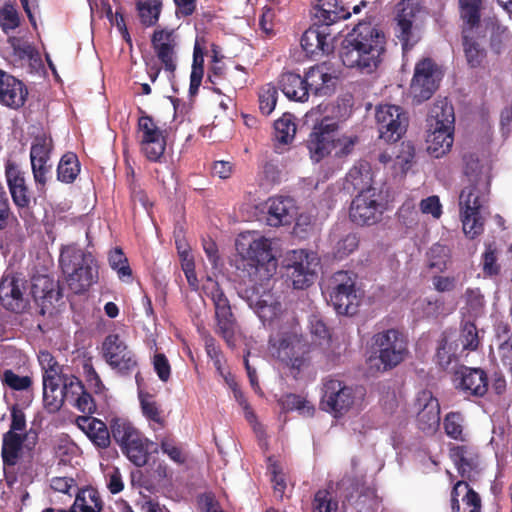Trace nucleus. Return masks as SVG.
<instances>
[{
    "label": "nucleus",
    "instance_id": "1",
    "mask_svg": "<svg viewBox=\"0 0 512 512\" xmlns=\"http://www.w3.org/2000/svg\"><path fill=\"white\" fill-rule=\"evenodd\" d=\"M237 250L239 259L236 261V268L239 276L243 281L247 279L253 284L252 290L244 291V297L264 324L271 323L281 314V303L273 300L271 295L258 296L254 293L255 284L271 277L268 268L269 263L274 260L271 242L265 237L253 239L247 245L241 241L237 243Z\"/></svg>",
    "mask_w": 512,
    "mask_h": 512
},
{
    "label": "nucleus",
    "instance_id": "2",
    "mask_svg": "<svg viewBox=\"0 0 512 512\" xmlns=\"http://www.w3.org/2000/svg\"><path fill=\"white\" fill-rule=\"evenodd\" d=\"M386 37L371 23H359L342 42L340 58L344 66L371 74L379 67L385 53Z\"/></svg>",
    "mask_w": 512,
    "mask_h": 512
},
{
    "label": "nucleus",
    "instance_id": "3",
    "mask_svg": "<svg viewBox=\"0 0 512 512\" xmlns=\"http://www.w3.org/2000/svg\"><path fill=\"white\" fill-rule=\"evenodd\" d=\"M59 264L74 294H84L98 280V266L93 255L74 245L61 250Z\"/></svg>",
    "mask_w": 512,
    "mask_h": 512
},
{
    "label": "nucleus",
    "instance_id": "4",
    "mask_svg": "<svg viewBox=\"0 0 512 512\" xmlns=\"http://www.w3.org/2000/svg\"><path fill=\"white\" fill-rule=\"evenodd\" d=\"M269 351L273 357L298 372L309 362L310 345L295 331H281L271 336Z\"/></svg>",
    "mask_w": 512,
    "mask_h": 512
},
{
    "label": "nucleus",
    "instance_id": "5",
    "mask_svg": "<svg viewBox=\"0 0 512 512\" xmlns=\"http://www.w3.org/2000/svg\"><path fill=\"white\" fill-rule=\"evenodd\" d=\"M357 275L338 271L331 278L330 301L339 315L354 316L363 300V292L356 286Z\"/></svg>",
    "mask_w": 512,
    "mask_h": 512
},
{
    "label": "nucleus",
    "instance_id": "6",
    "mask_svg": "<svg viewBox=\"0 0 512 512\" xmlns=\"http://www.w3.org/2000/svg\"><path fill=\"white\" fill-rule=\"evenodd\" d=\"M139 113L135 137L140 152L147 160L160 163L166 150V130L161 129L143 109L139 108Z\"/></svg>",
    "mask_w": 512,
    "mask_h": 512
},
{
    "label": "nucleus",
    "instance_id": "7",
    "mask_svg": "<svg viewBox=\"0 0 512 512\" xmlns=\"http://www.w3.org/2000/svg\"><path fill=\"white\" fill-rule=\"evenodd\" d=\"M203 290L214 304L216 333L223 338L229 347L235 345L236 319L232 313L230 302L217 281L208 279Z\"/></svg>",
    "mask_w": 512,
    "mask_h": 512
},
{
    "label": "nucleus",
    "instance_id": "8",
    "mask_svg": "<svg viewBox=\"0 0 512 512\" xmlns=\"http://www.w3.org/2000/svg\"><path fill=\"white\" fill-rule=\"evenodd\" d=\"M101 355L109 367L120 376H130L138 369L136 354L117 333H110L104 338Z\"/></svg>",
    "mask_w": 512,
    "mask_h": 512
},
{
    "label": "nucleus",
    "instance_id": "9",
    "mask_svg": "<svg viewBox=\"0 0 512 512\" xmlns=\"http://www.w3.org/2000/svg\"><path fill=\"white\" fill-rule=\"evenodd\" d=\"M372 349L378 354L384 370L398 366L408 353L407 341L397 329H388L375 334L372 337Z\"/></svg>",
    "mask_w": 512,
    "mask_h": 512
},
{
    "label": "nucleus",
    "instance_id": "10",
    "mask_svg": "<svg viewBox=\"0 0 512 512\" xmlns=\"http://www.w3.org/2000/svg\"><path fill=\"white\" fill-rule=\"evenodd\" d=\"M442 71L431 58H423L414 68L411 92L416 102L421 103L432 97L439 87Z\"/></svg>",
    "mask_w": 512,
    "mask_h": 512
},
{
    "label": "nucleus",
    "instance_id": "11",
    "mask_svg": "<svg viewBox=\"0 0 512 512\" xmlns=\"http://www.w3.org/2000/svg\"><path fill=\"white\" fill-rule=\"evenodd\" d=\"M384 210L377 189H368L359 192L352 200L349 217L356 225L372 226L381 221Z\"/></svg>",
    "mask_w": 512,
    "mask_h": 512
},
{
    "label": "nucleus",
    "instance_id": "12",
    "mask_svg": "<svg viewBox=\"0 0 512 512\" xmlns=\"http://www.w3.org/2000/svg\"><path fill=\"white\" fill-rule=\"evenodd\" d=\"M287 275L295 289H305L311 286L316 279V268L319 259L313 252L306 250H293L288 258Z\"/></svg>",
    "mask_w": 512,
    "mask_h": 512
},
{
    "label": "nucleus",
    "instance_id": "13",
    "mask_svg": "<svg viewBox=\"0 0 512 512\" xmlns=\"http://www.w3.org/2000/svg\"><path fill=\"white\" fill-rule=\"evenodd\" d=\"M375 116L381 139L386 142H397L405 134L409 119L402 107L391 104L380 105Z\"/></svg>",
    "mask_w": 512,
    "mask_h": 512
},
{
    "label": "nucleus",
    "instance_id": "14",
    "mask_svg": "<svg viewBox=\"0 0 512 512\" xmlns=\"http://www.w3.org/2000/svg\"><path fill=\"white\" fill-rule=\"evenodd\" d=\"M338 128V122L329 117L322 118L313 126L306 141L310 157L313 161L319 162L333 152Z\"/></svg>",
    "mask_w": 512,
    "mask_h": 512
},
{
    "label": "nucleus",
    "instance_id": "15",
    "mask_svg": "<svg viewBox=\"0 0 512 512\" xmlns=\"http://www.w3.org/2000/svg\"><path fill=\"white\" fill-rule=\"evenodd\" d=\"M419 0H401L397 4L396 37L401 42L403 52L411 50L420 37L414 27L416 15L420 12Z\"/></svg>",
    "mask_w": 512,
    "mask_h": 512
},
{
    "label": "nucleus",
    "instance_id": "16",
    "mask_svg": "<svg viewBox=\"0 0 512 512\" xmlns=\"http://www.w3.org/2000/svg\"><path fill=\"white\" fill-rule=\"evenodd\" d=\"M151 45L165 72L168 73L169 81L172 83L177 68L176 48L178 41L175 30L167 28L154 30L151 36Z\"/></svg>",
    "mask_w": 512,
    "mask_h": 512
},
{
    "label": "nucleus",
    "instance_id": "17",
    "mask_svg": "<svg viewBox=\"0 0 512 512\" xmlns=\"http://www.w3.org/2000/svg\"><path fill=\"white\" fill-rule=\"evenodd\" d=\"M416 425L426 435H434L440 426V404L430 390H422L415 399Z\"/></svg>",
    "mask_w": 512,
    "mask_h": 512
},
{
    "label": "nucleus",
    "instance_id": "18",
    "mask_svg": "<svg viewBox=\"0 0 512 512\" xmlns=\"http://www.w3.org/2000/svg\"><path fill=\"white\" fill-rule=\"evenodd\" d=\"M322 404L335 415H343L355 402V392L350 386L336 379H328L323 385Z\"/></svg>",
    "mask_w": 512,
    "mask_h": 512
},
{
    "label": "nucleus",
    "instance_id": "19",
    "mask_svg": "<svg viewBox=\"0 0 512 512\" xmlns=\"http://www.w3.org/2000/svg\"><path fill=\"white\" fill-rule=\"evenodd\" d=\"M26 280L14 273H5L0 279V303L8 311L19 313L26 306Z\"/></svg>",
    "mask_w": 512,
    "mask_h": 512
},
{
    "label": "nucleus",
    "instance_id": "20",
    "mask_svg": "<svg viewBox=\"0 0 512 512\" xmlns=\"http://www.w3.org/2000/svg\"><path fill=\"white\" fill-rule=\"evenodd\" d=\"M455 387L467 396L483 397L488 391V376L481 368L460 366L454 372Z\"/></svg>",
    "mask_w": 512,
    "mask_h": 512
},
{
    "label": "nucleus",
    "instance_id": "21",
    "mask_svg": "<svg viewBox=\"0 0 512 512\" xmlns=\"http://www.w3.org/2000/svg\"><path fill=\"white\" fill-rule=\"evenodd\" d=\"M28 97V89L26 85L0 69V103L10 109L18 110L22 108Z\"/></svg>",
    "mask_w": 512,
    "mask_h": 512
},
{
    "label": "nucleus",
    "instance_id": "22",
    "mask_svg": "<svg viewBox=\"0 0 512 512\" xmlns=\"http://www.w3.org/2000/svg\"><path fill=\"white\" fill-rule=\"evenodd\" d=\"M489 181L478 179L463 187L458 197L459 213L481 212L488 202Z\"/></svg>",
    "mask_w": 512,
    "mask_h": 512
},
{
    "label": "nucleus",
    "instance_id": "23",
    "mask_svg": "<svg viewBox=\"0 0 512 512\" xmlns=\"http://www.w3.org/2000/svg\"><path fill=\"white\" fill-rule=\"evenodd\" d=\"M301 47L310 57L328 55L333 51V43L327 28L313 23L301 37Z\"/></svg>",
    "mask_w": 512,
    "mask_h": 512
},
{
    "label": "nucleus",
    "instance_id": "24",
    "mask_svg": "<svg viewBox=\"0 0 512 512\" xmlns=\"http://www.w3.org/2000/svg\"><path fill=\"white\" fill-rule=\"evenodd\" d=\"M314 23L328 27L340 20H346L351 12L344 0H317L314 6Z\"/></svg>",
    "mask_w": 512,
    "mask_h": 512
},
{
    "label": "nucleus",
    "instance_id": "25",
    "mask_svg": "<svg viewBox=\"0 0 512 512\" xmlns=\"http://www.w3.org/2000/svg\"><path fill=\"white\" fill-rule=\"evenodd\" d=\"M452 512H481V498L464 480L457 481L451 491Z\"/></svg>",
    "mask_w": 512,
    "mask_h": 512
},
{
    "label": "nucleus",
    "instance_id": "26",
    "mask_svg": "<svg viewBox=\"0 0 512 512\" xmlns=\"http://www.w3.org/2000/svg\"><path fill=\"white\" fill-rule=\"evenodd\" d=\"M75 423L95 446L102 449L109 447L110 430L102 420L92 416H78Z\"/></svg>",
    "mask_w": 512,
    "mask_h": 512
},
{
    "label": "nucleus",
    "instance_id": "27",
    "mask_svg": "<svg viewBox=\"0 0 512 512\" xmlns=\"http://www.w3.org/2000/svg\"><path fill=\"white\" fill-rule=\"evenodd\" d=\"M267 224L271 227L289 225L294 219V204L289 197H272L267 202Z\"/></svg>",
    "mask_w": 512,
    "mask_h": 512
},
{
    "label": "nucleus",
    "instance_id": "28",
    "mask_svg": "<svg viewBox=\"0 0 512 512\" xmlns=\"http://www.w3.org/2000/svg\"><path fill=\"white\" fill-rule=\"evenodd\" d=\"M67 402L76 407L79 411L91 416L96 412V403L90 393L85 390L82 382L75 376L68 380Z\"/></svg>",
    "mask_w": 512,
    "mask_h": 512
},
{
    "label": "nucleus",
    "instance_id": "29",
    "mask_svg": "<svg viewBox=\"0 0 512 512\" xmlns=\"http://www.w3.org/2000/svg\"><path fill=\"white\" fill-rule=\"evenodd\" d=\"M308 94L312 91L315 95H331L334 91V77L325 71L323 65L311 67L303 77Z\"/></svg>",
    "mask_w": 512,
    "mask_h": 512
},
{
    "label": "nucleus",
    "instance_id": "30",
    "mask_svg": "<svg viewBox=\"0 0 512 512\" xmlns=\"http://www.w3.org/2000/svg\"><path fill=\"white\" fill-rule=\"evenodd\" d=\"M305 79L295 72H282L278 79V86L283 94L292 101L306 102L308 90L305 86Z\"/></svg>",
    "mask_w": 512,
    "mask_h": 512
},
{
    "label": "nucleus",
    "instance_id": "31",
    "mask_svg": "<svg viewBox=\"0 0 512 512\" xmlns=\"http://www.w3.org/2000/svg\"><path fill=\"white\" fill-rule=\"evenodd\" d=\"M427 132V151L432 157L440 158L450 151L454 142V130L428 127Z\"/></svg>",
    "mask_w": 512,
    "mask_h": 512
},
{
    "label": "nucleus",
    "instance_id": "32",
    "mask_svg": "<svg viewBox=\"0 0 512 512\" xmlns=\"http://www.w3.org/2000/svg\"><path fill=\"white\" fill-rule=\"evenodd\" d=\"M69 378L66 377L62 381H51V385H48V382L43 383V403L49 413L59 411L63 403L67 402Z\"/></svg>",
    "mask_w": 512,
    "mask_h": 512
},
{
    "label": "nucleus",
    "instance_id": "33",
    "mask_svg": "<svg viewBox=\"0 0 512 512\" xmlns=\"http://www.w3.org/2000/svg\"><path fill=\"white\" fill-rule=\"evenodd\" d=\"M454 108L446 98L435 101L427 117V127L454 130Z\"/></svg>",
    "mask_w": 512,
    "mask_h": 512
},
{
    "label": "nucleus",
    "instance_id": "34",
    "mask_svg": "<svg viewBox=\"0 0 512 512\" xmlns=\"http://www.w3.org/2000/svg\"><path fill=\"white\" fill-rule=\"evenodd\" d=\"M103 507L99 492L93 487L78 490L70 512H100Z\"/></svg>",
    "mask_w": 512,
    "mask_h": 512
},
{
    "label": "nucleus",
    "instance_id": "35",
    "mask_svg": "<svg viewBox=\"0 0 512 512\" xmlns=\"http://www.w3.org/2000/svg\"><path fill=\"white\" fill-rule=\"evenodd\" d=\"M22 449L23 446L22 440L20 438V433H13V431H7L3 434L1 458L4 468L14 467L18 463Z\"/></svg>",
    "mask_w": 512,
    "mask_h": 512
},
{
    "label": "nucleus",
    "instance_id": "36",
    "mask_svg": "<svg viewBox=\"0 0 512 512\" xmlns=\"http://www.w3.org/2000/svg\"><path fill=\"white\" fill-rule=\"evenodd\" d=\"M135 8L139 21L144 27L157 25L162 8V0H135Z\"/></svg>",
    "mask_w": 512,
    "mask_h": 512
},
{
    "label": "nucleus",
    "instance_id": "37",
    "mask_svg": "<svg viewBox=\"0 0 512 512\" xmlns=\"http://www.w3.org/2000/svg\"><path fill=\"white\" fill-rule=\"evenodd\" d=\"M450 456L461 477L470 479L471 473L477 467V461L469 448L465 445L454 446L450 449Z\"/></svg>",
    "mask_w": 512,
    "mask_h": 512
},
{
    "label": "nucleus",
    "instance_id": "38",
    "mask_svg": "<svg viewBox=\"0 0 512 512\" xmlns=\"http://www.w3.org/2000/svg\"><path fill=\"white\" fill-rule=\"evenodd\" d=\"M80 171L81 164L78 156L74 152H66L60 158L57 166V180L65 184H72Z\"/></svg>",
    "mask_w": 512,
    "mask_h": 512
},
{
    "label": "nucleus",
    "instance_id": "39",
    "mask_svg": "<svg viewBox=\"0 0 512 512\" xmlns=\"http://www.w3.org/2000/svg\"><path fill=\"white\" fill-rule=\"evenodd\" d=\"M346 182L358 193L368 189H376L372 185V172L368 163L353 166L346 175Z\"/></svg>",
    "mask_w": 512,
    "mask_h": 512
},
{
    "label": "nucleus",
    "instance_id": "40",
    "mask_svg": "<svg viewBox=\"0 0 512 512\" xmlns=\"http://www.w3.org/2000/svg\"><path fill=\"white\" fill-rule=\"evenodd\" d=\"M150 469L146 470L148 475H145L144 471L136 470L131 473L132 484H138L141 487L149 488L153 482H161L167 477L168 469L164 462H154Z\"/></svg>",
    "mask_w": 512,
    "mask_h": 512
},
{
    "label": "nucleus",
    "instance_id": "41",
    "mask_svg": "<svg viewBox=\"0 0 512 512\" xmlns=\"http://www.w3.org/2000/svg\"><path fill=\"white\" fill-rule=\"evenodd\" d=\"M38 361L43 371V383L51 385V381H62L67 377L62 374V366L49 351H40Z\"/></svg>",
    "mask_w": 512,
    "mask_h": 512
},
{
    "label": "nucleus",
    "instance_id": "42",
    "mask_svg": "<svg viewBox=\"0 0 512 512\" xmlns=\"http://www.w3.org/2000/svg\"><path fill=\"white\" fill-rule=\"evenodd\" d=\"M153 442L149 441L143 435L135 440L132 444H129L125 449L122 450L123 454L137 467H143L148 462L150 454L149 445Z\"/></svg>",
    "mask_w": 512,
    "mask_h": 512
},
{
    "label": "nucleus",
    "instance_id": "43",
    "mask_svg": "<svg viewBox=\"0 0 512 512\" xmlns=\"http://www.w3.org/2000/svg\"><path fill=\"white\" fill-rule=\"evenodd\" d=\"M459 220L462 224V231L468 239L474 240L483 234L485 219L481 212L459 213Z\"/></svg>",
    "mask_w": 512,
    "mask_h": 512
},
{
    "label": "nucleus",
    "instance_id": "44",
    "mask_svg": "<svg viewBox=\"0 0 512 512\" xmlns=\"http://www.w3.org/2000/svg\"><path fill=\"white\" fill-rule=\"evenodd\" d=\"M446 435L456 441H466L465 418L461 412L451 411L443 419Z\"/></svg>",
    "mask_w": 512,
    "mask_h": 512
},
{
    "label": "nucleus",
    "instance_id": "45",
    "mask_svg": "<svg viewBox=\"0 0 512 512\" xmlns=\"http://www.w3.org/2000/svg\"><path fill=\"white\" fill-rule=\"evenodd\" d=\"M204 75V51L196 42L193 50V63L190 74L189 94L197 95Z\"/></svg>",
    "mask_w": 512,
    "mask_h": 512
},
{
    "label": "nucleus",
    "instance_id": "46",
    "mask_svg": "<svg viewBox=\"0 0 512 512\" xmlns=\"http://www.w3.org/2000/svg\"><path fill=\"white\" fill-rule=\"evenodd\" d=\"M295 117L291 113H284L274 122V134L276 140L281 144L290 143L296 134Z\"/></svg>",
    "mask_w": 512,
    "mask_h": 512
},
{
    "label": "nucleus",
    "instance_id": "47",
    "mask_svg": "<svg viewBox=\"0 0 512 512\" xmlns=\"http://www.w3.org/2000/svg\"><path fill=\"white\" fill-rule=\"evenodd\" d=\"M482 0H459L460 17L472 30L480 24Z\"/></svg>",
    "mask_w": 512,
    "mask_h": 512
},
{
    "label": "nucleus",
    "instance_id": "48",
    "mask_svg": "<svg viewBox=\"0 0 512 512\" xmlns=\"http://www.w3.org/2000/svg\"><path fill=\"white\" fill-rule=\"evenodd\" d=\"M53 148V140L46 135L35 137L30 148L31 163H48Z\"/></svg>",
    "mask_w": 512,
    "mask_h": 512
},
{
    "label": "nucleus",
    "instance_id": "49",
    "mask_svg": "<svg viewBox=\"0 0 512 512\" xmlns=\"http://www.w3.org/2000/svg\"><path fill=\"white\" fill-rule=\"evenodd\" d=\"M450 340L451 335L444 332L438 341L435 357L438 365L443 369H447L452 361L456 358V350L458 345H454L452 342H450Z\"/></svg>",
    "mask_w": 512,
    "mask_h": 512
},
{
    "label": "nucleus",
    "instance_id": "50",
    "mask_svg": "<svg viewBox=\"0 0 512 512\" xmlns=\"http://www.w3.org/2000/svg\"><path fill=\"white\" fill-rule=\"evenodd\" d=\"M108 261L110 267L117 272L120 280L130 282L132 279V269L128 263L121 248H114L109 252Z\"/></svg>",
    "mask_w": 512,
    "mask_h": 512
},
{
    "label": "nucleus",
    "instance_id": "51",
    "mask_svg": "<svg viewBox=\"0 0 512 512\" xmlns=\"http://www.w3.org/2000/svg\"><path fill=\"white\" fill-rule=\"evenodd\" d=\"M280 403L282 408L286 411H298L301 415L311 417L315 412V407L310 401L297 394L284 395Z\"/></svg>",
    "mask_w": 512,
    "mask_h": 512
},
{
    "label": "nucleus",
    "instance_id": "52",
    "mask_svg": "<svg viewBox=\"0 0 512 512\" xmlns=\"http://www.w3.org/2000/svg\"><path fill=\"white\" fill-rule=\"evenodd\" d=\"M140 404L143 415L150 421L157 424L160 428L165 426V420L162 416L160 405L150 394H140Z\"/></svg>",
    "mask_w": 512,
    "mask_h": 512
},
{
    "label": "nucleus",
    "instance_id": "53",
    "mask_svg": "<svg viewBox=\"0 0 512 512\" xmlns=\"http://www.w3.org/2000/svg\"><path fill=\"white\" fill-rule=\"evenodd\" d=\"M278 99V90L272 83L263 85L258 93L259 110L260 112L268 116L276 107Z\"/></svg>",
    "mask_w": 512,
    "mask_h": 512
},
{
    "label": "nucleus",
    "instance_id": "54",
    "mask_svg": "<svg viewBox=\"0 0 512 512\" xmlns=\"http://www.w3.org/2000/svg\"><path fill=\"white\" fill-rule=\"evenodd\" d=\"M462 39L464 53L468 65L472 68L479 67L482 64L484 58L486 57L485 50L479 45V43L476 40L468 37L465 34L463 35Z\"/></svg>",
    "mask_w": 512,
    "mask_h": 512
},
{
    "label": "nucleus",
    "instance_id": "55",
    "mask_svg": "<svg viewBox=\"0 0 512 512\" xmlns=\"http://www.w3.org/2000/svg\"><path fill=\"white\" fill-rule=\"evenodd\" d=\"M427 256L429 268L442 272L447 267L450 249L446 245L435 243L429 249Z\"/></svg>",
    "mask_w": 512,
    "mask_h": 512
},
{
    "label": "nucleus",
    "instance_id": "56",
    "mask_svg": "<svg viewBox=\"0 0 512 512\" xmlns=\"http://www.w3.org/2000/svg\"><path fill=\"white\" fill-rule=\"evenodd\" d=\"M481 261L485 277L491 278L500 274L501 266L497 262V248L494 243L486 244Z\"/></svg>",
    "mask_w": 512,
    "mask_h": 512
},
{
    "label": "nucleus",
    "instance_id": "57",
    "mask_svg": "<svg viewBox=\"0 0 512 512\" xmlns=\"http://www.w3.org/2000/svg\"><path fill=\"white\" fill-rule=\"evenodd\" d=\"M459 340L463 350L475 351L480 344L478 329L473 322L466 321L462 324Z\"/></svg>",
    "mask_w": 512,
    "mask_h": 512
},
{
    "label": "nucleus",
    "instance_id": "58",
    "mask_svg": "<svg viewBox=\"0 0 512 512\" xmlns=\"http://www.w3.org/2000/svg\"><path fill=\"white\" fill-rule=\"evenodd\" d=\"M359 236L356 233H348L340 238L334 246V257L344 259L355 252L359 247Z\"/></svg>",
    "mask_w": 512,
    "mask_h": 512
},
{
    "label": "nucleus",
    "instance_id": "59",
    "mask_svg": "<svg viewBox=\"0 0 512 512\" xmlns=\"http://www.w3.org/2000/svg\"><path fill=\"white\" fill-rule=\"evenodd\" d=\"M110 436L117 444L122 443L125 439L137 430V428L125 418L115 417L110 421Z\"/></svg>",
    "mask_w": 512,
    "mask_h": 512
},
{
    "label": "nucleus",
    "instance_id": "60",
    "mask_svg": "<svg viewBox=\"0 0 512 512\" xmlns=\"http://www.w3.org/2000/svg\"><path fill=\"white\" fill-rule=\"evenodd\" d=\"M20 25V17L18 11L12 4L6 3L0 9V27L2 31L8 35L11 31Z\"/></svg>",
    "mask_w": 512,
    "mask_h": 512
},
{
    "label": "nucleus",
    "instance_id": "61",
    "mask_svg": "<svg viewBox=\"0 0 512 512\" xmlns=\"http://www.w3.org/2000/svg\"><path fill=\"white\" fill-rule=\"evenodd\" d=\"M2 382L5 386L16 391L27 390L32 385V379L29 376H20L11 369L3 372Z\"/></svg>",
    "mask_w": 512,
    "mask_h": 512
},
{
    "label": "nucleus",
    "instance_id": "62",
    "mask_svg": "<svg viewBox=\"0 0 512 512\" xmlns=\"http://www.w3.org/2000/svg\"><path fill=\"white\" fill-rule=\"evenodd\" d=\"M5 176L9 187V191L26 185L24 173L20 170L18 164L14 161H6Z\"/></svg>",
    "mask_w": 512,
    "mask_h": 512
},
{
    "label": "nucleus",
    "instance_id": "63",
    "mask_svg": "<svg viewBox=\"0 0 512 512\" xmlns=\"http://www.w3.org/2000/svg\"><path fill=\"white\" fill-rule=\"evenodd\" d=\"M31 168L36 188L41 194H44L48 177L51 173V165L48 163H31Z\"/></svg>",
    "mask_w": 512,
    "mask_h": 512
},
{
    "label": "nucleus",
    "instance_id": "64",
    "mask_svg": "<svg viewBox=\"0 0 512 512\" xmlns=\"http://www.w3.org/2000/svg\"><path fill=\"white\" fill-rule=\"evenodd\" d=\"M338 503L332 501L327 490H319L314 496V512H337Z\"/></svg>",
    "mask_w": 512,
    "mask_h": 512
}]
</instances>
